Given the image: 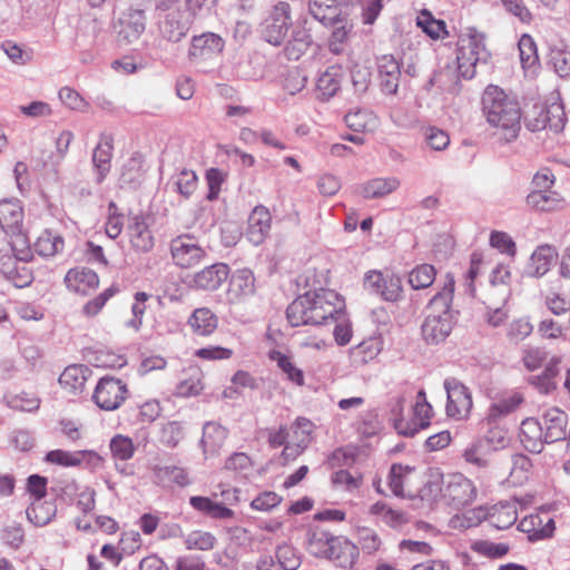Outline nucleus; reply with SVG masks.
<instances>
[{"instance_id": "1", "label": "nucleus", "mask_w": 570, "mask_h": 570, "mask_svg": "<svg viewBox=\"0 0 570 570\" xmlns=\"http://www.w3.org/2000/svg\"><path fill=\"white\" fill-rule=\"evenodd\" d=\"M344 301L340 295L326 288L308 291L297 296L286 309V317L294 327L301 325H322L342 316Z\"/></svg>"}, {"instance_id": "2", "label": "nucleus", "mask_w": 570, "mask_h": 570, "mask_svg": "<svg viewBox=\"0 0 570 570\" xmlns=\"http://www.w3.org/2000/svg\"><path fill=\"white\" fill-rule=\"evenodd\" d=\"M455 66L444 67L435 80L444 90L456 94L460 90L461 79H472L478 65H487L491 53L484 45V37L475 30L459 38Z\"/></svg>"}, {"instance_id": "3", "label": "nucleus", "mask_w": 570, "mask_h": 570, "mask_svg": "<svg viewBox=\"0 0 570 570\" xmlns=\"http://www.w3.org/2000/svg\"><path fill=\"white\" fill-rule=\"evenodd\" d=\"M454 278L448 275L443 287L430 299L421 324V336L428 345L444 343L456 323L453 309Z\"/></svg>"}, {"instance_id": "4", "label": "nucleus", "mask_w": 570, "mask_h": 570, "mask_svg": "<svg viewBox=\"0 0 570 570\" xmlns=\"http://www.w3.org/2000/svg\"><path fill=\"white\" fill-rule=\"evenodd\" d=\"M482 109L488 122L500 129L505 141L515 139L521 128V109L515 99L497 86H488L482 95Z\"/></svg>"}, {"instance_id": "5", "label": "nucleus", "mask_w": 570, "mask_h": 570, "mask_svg": "<svg viewBox=\"0 0 570 570\" xmlns=\"http://www.w3.org/2000/svg\"><path fill=\"white\" fill-rule=\"evenodd\" d=\"M307 550L314 557L326 559L342 569H353L360 557L358 546L350 539L322 529L308 534Z\"/></svg>"}, {"instance_id": "6", "label": "nucleus", "mask_w": 570, "mask_h": 570, "mask_svg": "<svg viewBox=\"0 0 570 570\" xmlns=\"http://www.w3.org/2000/svg\"><path fill=\"white\" fill-rule=\"evenodd\" d=\"M441 493L448 505L459 510L473 502L476 495V488L463 474L454 473L443 480Z\"/></svg>"}, {"instance_id": "7", "label": "nucleus", "mask_w": 570, "mask_h": 570, "mask_svg": "<svg viewBox=\"0 0 570 570\" xmlns=\"http://www.w3.org/2000/svg\"><path fill=\"white\" fill-rule=\"evenodd\" d=\"M128 387L120 379L106 375L101 377L94 391L92 400L105 411L117 410L128 397Z\"/></svg>"}, {"instance_id": "8", "label": "nucleus", "mask_w": 570, "mask_h": 570, "mask_svg": "<svg viewBox=\"0 0 570 570\" xmlns=\"http://www.w3.org/2000/svg\"><path fill=\"white\" fill-rule=\"evenodd\" d=\"M291 26V6L287 2H278L263 22L262 37L273 46H281Z\"/></svg>"}, {"instance_id": "9", "label": "nucleus", "mask_w": 570, "mask_h": 570, "mask_svg": "<svg viewBox=\"0 0 570 570\" xmlns=\"http://www.w3.org/2000/svg\"><path fill=\"white\" fill-rule=\"evenodd\" d=\"M169 249L174 263L181 268H189L199 264L205 256V249L190 234H183L173 238Z\"/></svg>"}, {"instance_id": "10", "label": "nucleus", "mask_w": 570, "mask_h": 570, "mask_svg": "<svg viewBox=\"0 0 570 570\" xmlns=\"http://www.w3.org/2000/svg\"><path fill=\"white\" fill-rule=\"evenodd\" d=\"M158 12V30L164 39L170 42H178L186 37L191 24V13L174 9V7Z\"/></svg>"}, {"instance_id": "11", "label": "nucleus", "mask_w": 570, "mask_h": 570, "mask_svg": "<svg viewBox=\"0 0 570 570\" xmlns=\"http://www.w3.org/2000/svg\"><path fill=\"white\" fill-rule=\"evenodd\" d=\"M446 391V414L456 419H464L472 409V396L469 389L454 377L444 381Z\"/></svg>"}, {"instance_id": "12", "label": "nucleus", "mask_w": 570, "mask_h": 570, "mask_svg": "<svg viewBox=\"0 0 570 570\" xmlns=\"http://www.w3.org/2000/svg\"><path fill=\"white\" fill-rule=\"evenodd\" d=\"M364 287L386 302H397L403 292L401 277L383 275L379 271H370L365 274Z\"/></svg>"}, {"instance_id": "13", "label": "nucleus", "mask_w": 570, "mask_h": 570, "mask_svg": "<svg viewBox=\"0 0 570 570\" xmlns=\"http://www.w3.org/2000/svg\"><path fill=\"white\" fill-rule=\"evenodd\" d=\"M146 28V16L144 10L128 9L118 20L116 26L118 41L130 45L137 41Z\"/></svg>"}, {"instance_id": "14", "label": "nucleus", "mask_w": 570, "mask_h": 570, "mask_svg": "<svg viewBox=\"0 0 570 570\" xmlns=\"http://www.w3.org/2000/svg\"><path fill=\"white\" fill-rule=\"evenodd\" d=\"M224 45V40L216 33L196 36L191 40L188 56L193 61H207L219 56Z\"/></svg>"}, {"instance_id": "15", "label": "nucleus", "mask_w": 570, "mask_h": 570, "mask_svg": "<svg viewBox=\"0 0 570 570\" xmlns=\"http://www.w3.org/2000/svg\"><path fill=\"white\" fill-rule=\"evenodd\" d=\"M26 263L13 254L0 253V274L16 287H26L32 282V273Z\"/></svg>"}, {"instance_id": "16", "label": "nucleus", "mask_w": 570, "mask_h": 570, "mask_svg": "<svg viewBox=\"0 0 570 570\" xmlns=\"http://www.w3.org/2000/svg\"><path fill=\"white\" fill-rule=\"evenodd\" d=\"M380 88L385 95H396L401 68L399 61L392 55H384L377 59Z\"/></svg>"}, {"instance_id": "17", "label": "nucleus", "mask_w": 570, "mask_h": 570, "mask_svg": "<svg viewBox=\"0 0 570 570\" xmlns=\"http://www.w3.org/2000/svg\"><path fill=\"white\" fill-rule=\"evenodd\" d=\"M546 443H554L564 440L567 436L568 415L552 407L544 412L541 419Z\"/></svg>"}, {"instance_id": "18", "label": "nucleus", "mask_w": 570, "mask_h": 570, "mask_svg": "<svg viewBox=\"0 0 570 570\" xmlns=\"http://www.w3.org/2000/svg\"><path fill=\"white\" fill-rule=\"evenodd\" d=\"M229 267L224 263H216L196 273L193 283L198 289L216 291L228 278Z\"/></svg>"}, {"instance_id": "19", "label": "nucleus", "mask_w": 570, "mask_h": 570, "mask_svg": "<svg viewBox=\"0 0 570 570\" xmlns=\"http://www.w3.org/2000/svg\"><path fill=\"white\" fill-rule=\"evenodd\" d=\"M65 283L68 289L87 295L99 285V277L92 269L81 267L72 268L65 276Z\"/></svg>"}, {"instance_id": "20", "label": "nucleus", "mask_w": 570, "mask_h": 570, "mask_svg": "<svg viewBox=\"0 0 570 570\" xmlns=\"http://www.w3.org/2000/svg\"><path fill=\"white\" fill-rule=\"evenodd\" d=\"M522 402V395L517 392L499 399L490 405L484 423L491 429L497 428L500 421L517 411Z\"/></svg>"}, {"instance_id": "21", "label": "nucleus", "mask_w": 570, "mask_h": 570, "mask_svg": "<svg viewBox=\"0 0 570 570\" xmlns=\"http://www.w3.org/2000/svg\"><path fill=\"white\" fill-rule=\"evenodd\" d=\"M272 215L265 206H256L248 217V238L259 245L271 230Z\"/></svg>"}, {"instance_id": "22", "label": "nucleus", "mask_w": 570, "mask_h": 570, "mask_svg": "<svg viewBox=\"0 0 570 570\" xmlns=\"http://www.w3.org/2000/svg\"><path fill=\"white\" fill-rule=\"evenodd\" d=\"M90 368L82 364L69 365L59 376L60 386L71 395H79L83 392Z\"/></svg>"}, {"instance_id": "23", "label": "nucleus", "mask_w": 570, "mask_h": 570, "mask_svg": "<svg viewBox=\"0 0 570 570\" xmlns=\"http://www.w3.org/2000/svg\"><path fill=\"white\" fill-rule=\"evenodd\" d=\"M284 53L289 60H298L313 45V37L308 29L297 24L293 27L289 38L284 40Z\"/></svg>"}, {"instance_id": "24", "label": "nucleus", "mask_w": 570, "mask_h": 570, "mask_svg": "<svg viewBox=\"0 0 570 570\" xmlns=\"http://www.w3.org/2000/svg\"><path fill=\"white\" fill-rule=\"evenodd\" d=\"M520 441L529 452L540 453L546 443L541 421L533 417L523 420L520 428Z\"/></svg>"}, {"instance_id": "25", "label": "nucleus", "mask_w": 570, "mask_h": 570, "mask_svg": "<svg viewBox=\"0 0 570 570\" xmlns=\"http://www.w3.org/2000/svg\"><path fill=\"white\" fill-rule=\"evenodd\" d=\"M130 244L134 249L141 253H147L154 247V236L149 229L146 219L136 215L131 218V223L128 226Z\"/></svg>"}, {"instance_id": "26", "label": "nucleus", "mask_w": 570, "mask_h": 570, "mask_svg": "<svg viewBox=\"0 0 570 570\" xmlns=\"http://www.w3.org/2000/svg\"><path fill=\"white\" fill-rule=\"evenodd\" d=\"M255 293V277L249 268L236 269L229 277L228 295L239 301Z\"/></svg>"}, {"instance_id": "27", "label": "nucleus", "mask_w": 570, "mask_h": 570, "mask_svg": "<svg viewBox=\"0 0 570 570\" xmlns=\"http://www.w3.org/2000/svg\"><path fill=\"white\" fill-rule=\"evenodd\" d=\"M558 259V250L552 245H540L532 253L529 273L534 277L546 275Z\"/></svg>"}, {"instance_id": "28", "label": "nucleus", "mask_w": 570, "mask_h": 570, "mask_svg": "<svg viewBox=\"0 0 570 570\" xmlns=\"http://www.w3.org/2000/svg\"><path fill=\"white\" fill-rule=\"evenodd\" d=\"M23 209L19 200H0V223L4 227L6 235L18 233L22 228Z\"/></svg>"}, {"instance_id": "29", "label": "nucleus", "mask_w": 570, "mask_h": 570, "mask_svg": "<svg viewBox=\"0 0 570 570\" xmlns=\"http://www.w3.org/2000/svg\"><path fill=\"white\" fill-rule=\"evenodd\" d=\"M155 482L161 487H186L190 483L187 471L178 465H160L153 468Z\"/></svg>"}, {"instance_id": "30", "label": "nucleus", "mask_w": 570, "mask_h": 570, "mask_svg": "<svg viewBox=\"0 0 570 570\" xmlns=\"http://www.w3.org/2000/svg\"><path fill=\"white\" fill-rule=\"evenodd\" d=\"M400 187V180L395 177L374 178L358 187L360 195L365 199L383 198Z\"/></svg>"}, {"instance_id": "31", "label": "nucleus", "mask_w": 570, "mask_h": 570, "mask_svg": "<svg viewBox=\"0 0 570 570\" xmlns=\"http://www.w3.org/2000/svg\"><path fill=\"white\" fill-rule=\"evenodd\" d=\"M112 138L105 136L97 145L92 154V164L97 170V183L100 184L110 170L112 156Z\"/></svg>"}, {"instance_id": "32", "label": "nucleus", "mask_w": 570, "mask_h": 570, "mask_svg": "<svg viewBox=\"0 0 570 570\" xmlns=\"http://www.w3.org/2000/svg\"><path fill=\"white\" fill-rule=\"evenodd\" d=\"M188 325L196 335L209 336L216 331L218 318L209 308L200 307L193 312Z\"/></svg>"}, {"instance_id": "33", "label": "nucleus", "mask_w": 570, "mask_h": 570, "mask_svg": "<svg viewBox=\"0 0 570 570\" xmlns=\"http://www.w3.org/2000/svg\"><path fill=\"white\" fill-rule=\"evenodd\" d=\"M228 430L216 422H207L203 428L202 445L205 453H216L225 443Z\"/></svg>"}, {"instance_id": "34", "label": "nucleus", "mask_w": 570, "mask_h": 570, "mask_svg": "<svg viewBox=\"0 0 570 570\" xmlns=\"http://www.w3.org/2000/svg\"><path fill=\"white\" fill-rule=\"evenodd\" d=\"M268 358L275 362L278 368L285 374L286 379L297 386L304 385V373L292 361V357L277 350H271L267 354Z\"/></svg>"}, {"instance_id": "35", "label": "nucleus", "mask_w": 570, "mask_h": 570, "mask_svg": "<svg viewBox=\"0 0 570 570\" xmlns=\"http://www.w3.org/2000/svg\"><path fill=\"white\" fill-rule=\"evenodd\" d=\"M189 503L195 510L213 519L225 520L234 515L232 509L222 503L215 502L207 497H191L189 499Z\"/></svg>"}, {"instance_id": "36", "label": "nucleus", "mask_w": 570, "mask_h": 570, "mask_svg": "<svg viewBox=\"0 0 570 570\" xmlns=\"http://www.w3.org/2000/svg\"><path fill=\"white\" fill-rule=\"evenodd\" d=\"M561 203L560 195L552 190L532 189L527 196L528 206L541 212L554 210L560 207Z\"/></svg>"}, {"instance_id": "37", "label": "nucleus", "mask_w": 570, "mask_h": 570, "mask_svg": "<svg viewBox=\"0 0 570 570\" xmlns=\"http://www.w3.org/2000/svg\"><path fill=\"white\" fill-rule=\"evenodd\" d=\"M490 523L499 530L510 528L518 520L517 507L512 502H500L492 508Z\"/></svg>"}, {"instance_id": "38", "label": "nucleus", "mask_w": 570, "mask_h": 570, "mask_svg": "<svg viewBox=\"0 0 570 570\" xmlns=\"http://www.w3.org/2000/svg\"><path fill=\"white\" fill-rule=\"evenodd\" d=\"M337 3L338 0H309L308 9L316 20L324 24H332L340 16Z\"/></svg>"}, {"instance_id": "39", "label": "nucleus", "mask_w": 570, "mask_h": 570, "mask_svg": "<svg viewBox=\"0 0 570 570\" xmlns=\"http://www.w3.org/2000/svg\"><path fill=\"white\" fill-rule=\"evenodd\" d=\"M65 245L63 238L52 232L45 230L35 243V250L43 256L51 257L62 250Z\"/></svg>"}, {"instance_id": "40", "label": "nucleus", "mask_w": 570, "mask_h": 570, "mask_svg": "<svg viewBox=\"0 0 570 570\" xmlns=\"http://www.w3.org/2000/svg\"><path fill=\"white\" fill-rule=\"evenodd\" d=\"M381 352V342L376 337L364 340L351 350V356L355 363L366 364L374 360Z\"/></svg>"}, {"instance_id": "41", "label": "nucleus", "mask_w": 570, "mask_h": 570, "mask_svg": "<svg viewBox=\"0 0 570 570\" xmlns=\"http://www.w3.org/2000/svg\"><path fill=\"white\" fill-rule=\"evenodd\" d=\"M317 90L323 97H333L341 87V71L336 67L327 68L317 79Z\"/></svg>"}, {"instance_id": "42", "label": "nucleus", "mask_w": 570, "mask_h": 570, "mask_svg": "<svg viewBox=\"0 0 570 570\" xmlns=\"http://www.w3.org/2000/svg\"><path fill=\"white\" fill-rule=\"evenodd\" d=\"M413 470L410 465L392 464L387 475V485L395 497H404V482Z\"/></svg>"}, {"instance_id": "43", "label": "nucleus", "mask_w": 570, "mask_h": 570, "mask_svg": "<svg viewBox=\"0 0 570 570\" xmlns=\"http://www.w3.org/2000/svg\"><path fill=\"white\" fill-rule=\"evenodd\" d=\"M435 268L430 264L416 266L409 275V283L414 289L426 288L435 279Z\"/></svg>"}, {"instance_id": "44", "label": "nucleus", "mask_w": 570, "mask_h": 570, "mask_svg": "<svg viewBox=\"0 0 570 570\" xmlns=\"http://www.w3.org/2000/svg\"><path fill=\"white\" fill-rule=\"evenodd\" d=\"M109 448L112 458L121 461L131 459L136 451L132 440L121 434H117L110 440Z\"/></svg>"}, {"instance_id": "45", "label": "nucleus", "mask_w": 570, "mask_h": 570, "mask_svg": "<svg viewBox=\"0 0 570 570\" xmlns=\"http://www.w3.org/2000/svg\"><path fill=\"white\" fill-rule=\"evenodd\" d=\"M174 185L179 195L189 198L197 188V175L194 170L183 169L174 177Z\"/></svg>"}, {"instance_id": "46", "label": "nucleus", "mask_w": 570, "mask_h": 570, "mask_svg": "<svg viewBox=\"0 0 570 570\" xmlns=\"http://www.w3.org/2000/svg\"><path fill=\"white\" fill-rule=\"evenodd\" d=\"M358 544L360 549L365 554H375L383 546L381 537L377 532L370 528H361L358 530Z\"/></svg>"}, {"instance_id": "47", "label": "nucleus", "mask_w": 570, "mask_h": 570, "mask_svg": "<svg viewBox=\"0 0 570 570\" xmlns=\"http://www.w3.org/2000/svg\"><path fill=\"white\" fill-rule=\"evenodd\" d=\"M417 26L433 39L444 38L448 35L445 22L434 19L428 11L422 12L419 17Z\"/></svg>"}, {"instance_id": "48", "label": "nucleus", "mask_w": 570, "mask_h": 570, "mask_svg": "<svg viewBox=\"0 0 570 570\" xmlns=\"http://www.w3.org/2000/svg\"><path fill=\"white\" fill-rule=\"evenodd\" d=\"M12 239L10 244V252L17 256L20 262H29L32 258V252L27 236L22 233V228L18 233H9Z\"/></svg>"}, {"instance_id": "49", "label": "nucleus", "mask_w": 570, "mask_h": 570, "mask_svg": "<svg viewBox=\"0 0 570 570\" xmlns=\"http://www.w3.org/2000/svg\"><path fill=\"white\" fill-rule=\"evenodd\" d=\"M184 439L183 425L177 421L165 423L160 430L159 441L169 448H175Z\"/></svg>"}, {"instance_id": "50", "label": "nucleus", "mask_w": 570, "mask_h": 570, "mask_svg": "<svg viewBox=\"0 0 570 570\" xmlns=\"http://www.w3.org/2000/svg\"><path fill=\"white\" fill-rule=\"evenodd\" d=\"M46 460L62 466H76L83 461V452H67L63 450H52L47 453Z\"/></svg>"}, {"instance_id": "51", "label": "nucleus", "mask_w": 570, "mask_h": 570, "mask_svg": "<svg viewBox=\"0 0 570 570\" xmlns=\"http://www.w3.org/2000/svg\"><path fill=\"white\" fill-rule=\"evenodd\" d=\"M520 59L523 68H530L538 61L537 46L533 38L523 35L519 40Z\"/></svg>"}, {"instance_id": "52", "label": "nucleus", "mask_w": 570, "mask_h": 570, "mask_svg": "<svg viewBox=\"0 0 570 570\" xmlns=\"http://www.w3.org/2000/svg\"><path fill=\"white\" fill-rule=\"evenodd\" d=\"M275 554L281 570H296L301 566L294 548L288 544L278 546Z\"/></svg>"}, {"instance_id": "53", "label": "nucleus", "mask_w": 570, "mask_h": 570, "mask_svg": "<svg viewBox=\"0 0 570 570\" xmlns=\"http://www.w3.org/2000/svg\"><path fill=\"white\" fill-rule=\"evenodd\" d=\"M504 10L515 17L521 23L530 24L533 20L531 11L523 0H500Z\"/></svg>"}, {"instance_id": "54", "label": "nucleus", "mask_w": 570, "mask_h": 570, "mask_svg": "<svg viewBox=\"0 0 570 570\" xmlns=\"http://www.w3.org/2000/svg\"><path fill=\"white\" fill-rule=\"evenodd\" d=\"M59 98L68 108L77 111H87L89 104L72 88L63 87L59 90Z\"/></svg>"}, {"instance_id": "55", "label": "nucleus", "mask_w": 570, "mask_h": 570, "mask_svg": "<svg viewBox=\"0 0 570 570\" xmlns=\"http://www.w3.org/2000/svg\"><path fill=\"white\" fill-rule=\"evenodd\" d=\"M118 292V287L110 286L109 288L105 289L102 293H100L97 297L88 301L83 307L82 312L87 316H95L97 315L105 304L108 302L110 297H112Z\"/></svg>"}, {"instance_id": "56", "label": "nucleus", "mask_w": 570, "mask_h": 570, "mask_svg": "<svg viewBox=\"0 0 570 570\" xmlns=\"http://www.w3.org/2000/svg\"><path fill=\"white\" fill-rule=\"evenodd\" d=\"M216 543V538L209 532L194 531L188 534L186 546L188 549L210 550Z\"/></svg>"}, {"instance_id": "57", "label": "nucleus", "mask_w": 570, "mask_h": 570, "mask_svg": "<svg viewBox=\"0 0 570 570\" xmlns=\"http://www.w3.org/2000/svg\"><path fill=\"white\" fill-rule=\"evenodd\" d=\"M490 245L511 257H513L517 253L515 243L511 236L504 232H492L490 235Z\"/></svg>"}, {"instance_id": "58", "label": "nucleus", "mask_w": 570, "mask_h": 570, "mask_svg": "<svg viewBox=\"0 0 570 570\" xmlns=\"http://www.w3.org/2000/svg\"><path fill=\"white\" fill-rule=\"evenodd\" d=\"M350 29L343 24L334 28L328 40V49L334 55H342L348 39Z\"/></svg>"}, {"instance_id": "59", "label": "nucleus", "mask_w": 570, "mask_h": 570, "mask_svg": "<svg viewBox=\"0 0 570 570\" xmlns=\"http://www.w3.org/2000/svg\"><path fill=\"white\" fill-rule=\"evenodd\" d=\"M149 298V295L145 292H137L135 294V303L131 306V312L134 318L128 322V326L138 331L142 324V316L146 311V301Z\"/></svg>"}, {"instance_id": "60", "label": "nucleus", "mask_w": 570, "mask_h": 570, "mask_svg": "<svg viewBox=\"0 0 570 570\" xmlns=\"http://www.w3.org/2000/svg\"><path fill=\"white\" fill-rule=\"evenodd\" d=\"M351 79L355 92L363 94L371 82V71L365 66H354L351 70Z\"/></svg>"}, {"instance_id": "61", "label": "nucleus", "mask_w": 570, "mask_h": 570, "mask_svg": "<svg viewBox=\"0 0 570 570\" xmlns=\"http://www.w3.org/2000/svg\"><path fill=\"white\" fill-rule=\"evenodd\" d=\"M346 126L355 132H363L366 130L368 122L372 120L371 114L364 110L348 112L344 117Z\"/></svg>"}, {"instance_id": "62", "label": "nucleus", "mask_w": 570, "mask_h": 570, "mask_svg": "<svg viewBox=\"0 0 570 570\" xmlns=\"http://www.w3.org/2000/svg\"><path fill=\"white\" fill-rule=\"evenodd\" d=\"M0 538L3 543L17 549L23 542L24 532L20 524H11L2 529Z\"/></svg>"}, {"instance_id": "63", "label": "nucleus", "mask_w": 570, "mask_h": 570, "mask_svg": "<svg viewBox=\"0 0 570 570\" xmlns=\"http://www.w3.org/2000/svg\"><path fill=\"white\" fill-rule=\"evenodd\" d=\"M547 358V352L540 347H527L523 351V364L529 371L539 368Z\"/></svg>"}, {"instance_id": "64", "label": "nucleus", "mask_w": 570, "mask_h": 570, "mask_svg": "<svg viewBox=\"0 0 570 570\" xmlns=\"http://www.w3.org/2000/svg\"><path fill=\"white\" fill-rule=\"evenodd\" d=\"M335 322H336V325L333 331L335 342L340 346H345L350 343V341L352 338L351 323L345 318V315L343 312H342V316Z\"/></svg>"}]
</instances>
